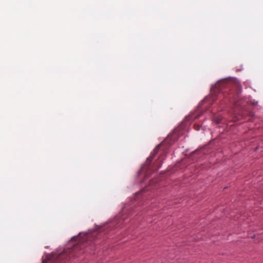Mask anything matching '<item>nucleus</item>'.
<instances>
[{
  "label": "nucleus",
  "mask_w": 263,
  "mask_h": 263,
  "mask_svg": "<svg viewBox=\"0 0 263 263\" xmlns=\"http://www.w3.org/2000/svg\"><path fill=\"white\" fill-rule=\"evenodd\" d=\"M204 154L203 149L201 148L193 152L191 154L193 159H199L202 157Z\"/></svg>",
  "instance_id": "nucleus-5"
},
{
  "label": "nucleus",
  "mask_w": 263,
  "mask_h": 263,
  "mask_svg": "<svg viewBox=\"0 0 263 263\" xmlns=\"http://www.w3.org/2000/svg\"><path fill=\"white\" fill-rule=\"evenodd\" d=\"M176 139V136L175 134H173L157 145L151 153L150 156L147 158L146 164H149L152 162L157 155H158V157L155 162V164H161V163L163 162L165 155L168 153V148L172 145V141H175Z\"/></svg>",
  "instance_id": "nucleus-2"
},
{
  "label": "nucleus",
  "mask_w": 263,
  "mask_h": 263,
  "mask_svg": "<svg viewBox=\"0 0 263 263\" xmlns=\"http://www.w3.org/2000/svg\"><path fill=\"white\" fill-rule=\"evenodd\" d=\"M214 122L216 124H219L221 122V119L220 118H217L214 119Z\"/></svg>",
  "instance_id": "nucleus-7"
},
{
  "label": "nucleus",
  "mask_w": 263,
  "mask_h": 263,
  "mask_svg": "<svg viewBox=\"0 0 263 263\" xmlns=\"http://www.w3.org/2000/svg\"><path fill=\"white\" fill-rule=\"evenodd\" d=\"M250 237H251V238L254 239L256 237V234H253L252 236H251Z\"/></svg>",
  "instance_id": "nucleus-8"
},
{
  "label": "nucleus",
  "mask_w": 263,
  "mask_h": 263,
  "mask_svg": "<svg viewBox=\"0 0 263 263\" xmlns=\"http://www.w3.org/2000/svg\"><path fill=\"white\" fill-rule=\"evenodd\" d=\"M148 166L149 165H142V166L141 167V173H143L145 170L148 169Z\"/></svg>",
  "instance_id": "nucleus-6"
},
{
  "label": "nucleus",
  "mask_w": 263,
  "mask_h": 263,
  "mask_svg": "<svg viewBox=\"0 0 263 263\" xmlns=\"http://www.w3.org/2000/svg\"><path fill=\"white\" fill-rule=\"evenodd\" d=\"M91 236L90 235L85 234L83 237L81 234L78 237H73L69 246L65 248L60 253L51 254L47 255L46 259L43 263H65L71 257L78 256V251L83 248L90 245Z\"/></svg>",
  "instance_id": "nucleus-1"
},
{
  "label": "nucleus",
  "mask_w": 263,
  "mask_h": 263,
  "mask_svg": "<svg viewBox=\"0 0 263 263\" xmlns=\"http://www.w3.org/2000/svg\"><path fill=\"white\" fill-rule=\"evenodd\" d=\"M195 128L196 130H199V127L197 125V126L195 125Z\"/></svg>",
  "instance_id": "nucleus-9"
},
{
  "label": "nucleus",
  "mask_w": 263,
  "mask_h": 263,
  "mask_svg": "<svg viewBox=\"0 0 263 263\" xmlns=\"http://www.w3.org/2000/svg\"><path fill=\"white\" fill-rule=\"evenodd\" d=\"M228 85V81L224 80L218 82L216 83L211 89V94L205 98V99L201 102L200 105L203 106L204 104L211 105L217 99L218 93L222 91V90Z\"/></svg>",
  "instance_id": "nucleus-3"
},
{
  "label": "nucleus",
  "mask_w": 263,
  "mask_h": 263,
  "mask_svg": "<svg viewBox=\"0 0 263 263\" xmlns=\"http://www.w3.org/2000/svg\"><path fill=\"white\" fill-rule=\"evenodd\" d=\"M231 88L235 89L236 93L238 94L241 91V86L239 81L235 78L231 77Z\"/></svg>",
  "instance_id": "nucleus-4"
},
{
  "label": "nucleus",
  "mask_w": 263,
  "mask_h": 263,
  "mask_svg": "<svg viewBox=\"0 0 263 263\" xmlns=\"http://www.w3.org/2000/svg\"><path fill=\"white\" fill-rule=\"evenodd\" d=\"M154 180L151 181V184H152V183H153V182H154Z\"/></svg>",
  "instance_id": "nucleus-10"
}]
</instances>
